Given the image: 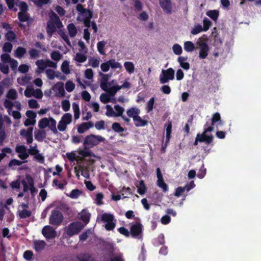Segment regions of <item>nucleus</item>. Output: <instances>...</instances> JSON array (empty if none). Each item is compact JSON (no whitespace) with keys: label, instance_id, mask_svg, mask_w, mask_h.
<instances>
[{"label":"nucleus","instance_id":"obj_59","mask_svg":"<svg viewBox=\"0 0 261 261\" xmlns=\"http://www.w3.org/2000/svg\"><path fill=\"white\" fill-rule=\"evenodd\" d=\"M118 231L120 233L126 237H128L130 235V230L128 231V230L124 227H119L118 229Z\"/></svg>","mask_w":261,"mask_h":261},{"label":"nucleus","instance_id":"obj_47","mask_svg":"<svg viewBox=\"0 0 261 261\" xmlns=\"http://www.w3.org/2000/svg\"><path fill=\"white\" fill-rule=\"evenodd\" d=\"M59 34L62 39L69 45H70V42L69 39L66 35V33L63 30H60L59 31Z\"/></svg>","mask_w":261,"mask_h":261},{"label":"nucleus","instance_id":"obj_9","mask_svg":"<svg viewBox=\"0 0 261 261\" xmlns=\"http://www.w3.org/2000/svg\"><path fill=\"white\" fill-rule=\"evenodd\" d=\"M15 151L18 156L22 160L25 161L29 158L27 147L24 145H17L15 147Z\"/></svg>","mask_w":261,"mask_h":261},{"label":"nucleus","instance_id":"obj_43","mask_svg":"<svg viewBox=\"0 0 261 261\" xmlns=\"http://www.w3.org/2000/svg\"><path fill=\"white\" fill-rule=\"evenodd\" d=\"M79 259V261H94V260L92 255L88 253L83 254Z\"/></svg>","mask_w":261,"mask_h":261},{"label":"nucleus","instance_id":"obj_58","mask_svg":"<svg viewBox=\"0 0 261 261\" xmlns=\"http://www.w3.org/2000/svg\"><path fill=\"white\" fill-rule=\"evenodd\" d=\"M34 255L33 252L31 250H26L23 253V257L27 260H31Z\"/></svg>","mask_w":261,"mask_h":261},{"label":"nucleus","instance_id":"obj_13","mask_svg":"<svg viewBox=\"0 0 261 261\" xmlns=\"http://www.w3.org/2000/svg\"><path fill=\"white\" fill-rule=\"evenodd\" d=\"M160 5L163 11L168 14L172 13V6L171 0H159Z\"/></svg>","mask_w":261,"mask_h":261},{"label":"nucleus","instance_id":"obj_22","mask_svg":"<svg viewBox=\"0 0 261 261\" xmlns=\"http://www.w3.org/2000/svg\"><path fill=\"white\" fill-rule=\"evenodd\" d=\"M192 187H190L188 185L185 187H178L175 189L174 195L176 197H179L186 190L187 191H190Z\"/></svg>","mask_w":261,"mask_h":261},{"label":"nucleus","instance_id":"obj_6","mask_svg":"<svg viewBox=\"0 0 261 261\" xmlns=\"http://www.w3.org/2000/svg\"><path fill=\"white\" fill-rule=\"evenodd\" d=\"M84 227L81 222L79 221L73 222L69 224L66 233L69 237L78 234Z\"/></svg>","mask_w":261,"mask_h":261},{"label":"nucleus","instance_id":"obj_35","mask_svg":"<svg viewBox=\"0 0 261 261\" xmlns=\"http://www.w3.org/2000/svg\"><path fill=\"white\" fill-rule=\"evenodd\" d=\"M5 37L8 41L13 42L16 39V35L13 31L11 30L6 34Z\"/></svg>","mask_w":261,"mask_h":261},{"label":"nucleus","instance_id":"obj_33","mask_svg":"<svg viewBox=\"0 0 261 261\" xmlns=\"http://www.w3.org/2000/svg\"><path fill=\"white\" fill-rule=\"evenodd\" d=\"M49 124V119L43 118L40 119L38 123V126L41 129H44Z\"/></svg>","mask_w":261,"mask_h":261},{"label":"nucleus","instance_id":"obj_64","mask_svg":"<svg viewBox=\"0 0 261 261\" xmlns=\"http://www.w3.org/2000/svg\"><path fill=\"white\" fill-rule=\"evenodd\" d=\"M29 53L31 59H35L39 56V51L34 48L31 49Z\"/></svg>","mask_w":261,"mask_h":261},{"label":"nucleus","instance_id":"obj_61","mask_svg":"<svg viewBox=\"0 0 261 261\" xmlns=\"http://www.w3.org/2000/svg\"><path fill=\"white\" fill-rule=\"evenodd\" d=\"M81 194V191L77 189H75L72 190L71 191L69 196L71 198L75 199V198H78Z\"/></svg>","mask_w":261,"mask_h":261},{"label":"nucleus","instance_id":"obj_50","mask_svg":"<svg viewBox=\"0 0 261 261\" xmlns=\"http://www.w3.org/2000/svg\"><path fill=\"white\" fill-rule=\"evenodd\" d=\"M53 186H57L60 190H63L64 186L67 184L65 180H63V182L59 183V180L57 179H54L53 181Z\"/></svg>","mask_w":261,"mask_h":261},{"label":"nucleus","instance_id":"obj_44","mask_svg":"<svg viewBox=\"0 0 261 261\" xmlns=\"http://www.w3.org/2000/svg\"><path fill=\"white\" fill-rule=\"evenodd\" d=\"M27 162L28 161L27 160L22 162L16 159H12L9 162L8 166L10 167L13 166H20L22 163H25Z\"/></svg>","mask_w":261,"mask_h":261},{"label":"nucleus","instance_id":"obj_2","mask_svg":"<svg viewBox=\"0 0 261 261\" xmlns=\"http://www.w3.org/2000/svg\"><path fill=\"white\" fill-rule=\"evenodd\" d=\"M49 18L50 19L47 23V32L52 34L56 31V27L60 28L63 25L60 18L54 12L51 11Z\"/></svg>","mask_w":261,"mask_h":261},{"label":"nucleus","instance_id":"obj_29","mask_svg":"<svg viewBox=\"0 0 261 261\" xmlns=\"http://www.w3.org/2000/svg\"><path fill=\"white\" fill-rule=\"evenodd\" d=\"M114 217L113 215L109 213H103L101 215V221L104 222H109L110 221H113Z\"/></svg>","mask_w":261,"mask_h":261},{"label":"nucleus","instance_id":"obj_24","mask_svg":"<svg viewBox=\"0 0 261 261\" xmlns=\"http://www.w3.org/2000/svg\"><path fill=\"white\" fill-rule=\"evenodd\" d=\"M26 52L27 50L25 48L18 46L15 51V56L18 59H21Z\"/></svg>","mask_w":261,"mask_h":261},{"label":"nucleus","instance_id":"obj_27","mask_svg":"<svg viewBox=\"0 0 261 261\" xmlns=\"http://www.w3.org/2000/svg\"><path fill=\"white\" fill-rule=\"evenodd\" d=\"M166 125V143L168 142L171 138V133L172 130V122L171 121H169L168 123Z\"/></svg>","mask_w":261,"mask_h":261},{"label":"nucleus","instance_id":"obj_40","mask_svg":"<svg viewBox=\"0 0 261 261\" xmlns=\"http://www.w3.org/2000/svg\"><path fill=\"white\" fill-rule=\"evenodd\" d=\"M32 212L30 211H28L26 209H23L19 213V216L21 219H25L29 218L31 216Z\"/></svg>","mask_w":261,"mask_h":261},{"label":"nucleus","instance_id":"obj_48","mask_svg":"<svg viewBox=\"0 0 261 261\" xmlns=\"http://www.w3.org/2000/svg\"><path fill=\"white\" fill-rule=\"evenodd\" d=\"M7 97L12 100L16 99L17 98V92L15 89H10L8 91Z\"/></svg>","mask_w":261,"mask_h":261},{"label":"nucleus","instance_id":"obj_5","mask_svg":"<svg viewBox=\"0 0 261 261\" xmlns=\"http://www.w3.org/2000/svg\"><path fill=\"white\" fill-rule=\"evenodd\" d=\"M64 219L62 213L58 209L52 210L49 218V224L59 226L61 225Z\"/></svg>","mask_w":261,"mask_h":261},{"label":"nucleus","instance_id":"obj_60","mask_svg":"<svg viewBox=\"0 0 261 261\" xmlns=\"http://www.w3.org/2000/svg\"><path fill=\"white\" fill-rule=\"evenodd\" d=\"M154 103V97H151L147 103L146 110L147 112H151L153 108V105Z\"/></svg>","mask_w":261,"mask_h":261},{"label":"nucleus","instance_id":"obj_42","mask_svg":"<svg viewBox=\"0 0 261 261\" xmlns=\"http://www.w3.org/2000/svg\"><path fill=\"white\" fill-rule=\"evenodd\" d=\"M112 128L117 133H121L124 132V129L118 122H114L112 125Z\"/></svg>","mask_w":261,"mask_h":261},{"label":"nucleus","instance_id":"obj_19","mask_svg":"<svg viewBox=\"0 0 261 261\" xmlns=\"http://www.w3.org/2000/svg\"><path fill=\"white\" fill-rule=\"evenodd\" d=\"M26 178L28 180V182L30 186V190L31 195L32 196H34V194L37 193V190L34 187L33 178L30 175H27Z\"/></svg>","mask_w":261,"mask_h":261},{"label":"nucleus","instance_id":"obj_46","mask_svg":"<svg viewBox=\"0 0 261 261\" xmlns=\"http://www.w3.org/2000/svg\"><path fill=\"white\" fill-rule=\"evenodd\" d=\"M62 55L59 51H53L50 54L51 58L56 61H59L62 58Z\"/></svg>","mask_w":261,"mask_h":261},{"label":"nucleus","instance_id":"obj_41","mask_svg":"<svg viewBox=\"0 0 261 261\" xmlns=\"http://www.w3.org/2000/svg\"><path fill=\"white\" fill-rule=\"evenodd\" d=\"M28 150L29 156L31 155L34 156L35 155L38 154V152H39V150L38 149L36 145L34 146L30 145V148L28 149Z\"/></svg>","mask_w":261,"mask_h":261},{"label":"nucleus","instance_id":"obj_56","mask_svg":"<svg viewBox=\"0 0 261 261\" xmlns=\"http://www.w3.org/2000/svg\"><path fill=\"white\" fill-rule=\"evenodd\" d=\"M29 107L31 109H37L39 107L37 101L34 99H31L28 101Z\"/></svg>","mask_w":261,"mask_h":261},{"label":"nucleus","instance_id":"obj_8","mask_svg":"<svg viewBox=\"0 0 261 261\" xmlns=\"http://www.w3.org/2000/svg\"><path fill=\"white\" fill-rule=\"evenodd\" d=\"M42 233L47 240L55 238L57 236V232L50 225H46L42 230Z\"/></svg>","mask_w":261,"mask_h":261},{"label":"nucleus","instance_id":"obj_3","mask_svg":"<svg viewBox=\"0 0 261 261\" xmlns=\"http://www.w3.org/2000/svg\"><path fill=\"white\" fill-rule=\"evenodd\" d=\"M105 140V139L101 136L91 134L85 138L83 146L85 149H89L96 146Z\"/></svg>","mask_w":261,"mask_h":261},{"label":"nucleus","instance_id":"obj_18","mask_svg":"<svg viewBox=\"0 0 261 261\" xmlns=\"http://www.w3.org/2000/svg\"><path fill=\"white\" fill-rule=\"evenodd\" d=\"M133 120L136 127L144 126L148 124V121L142 119L139 115L134 117Z\"/></svg>","mask_w":261,"mask_h":261},{"label":"nucleus","instance_id":"obj_26","mask_svg":"<svg viewBox=\"0 0 261 261\" xmlns=\"http://www.w3.org/2000/svg\"><path fill=\"white\" fill-rule=\"evenodd\" d=\"M90 214L85 210H82L80 215V219L85 222L88 223L89 222Z\"/></svg>","mask_w":261,"mask_h":261},{"label":"nucleus","instance_id":"obj_52","mask_svg":"<svg viewBox=\"0 0 261 261\" xmlns=\"http://www.w3.org/2000/svg\"><path fill=\"white\" fill-rule=\"evenodd\" d=\"M172 49L174 53L177 55H180L182 53L181 46L178 44H175L172 47Z\"/></svg>","mask_w":261,"mask_h":261},{"label":"nucleus","instance_id":"obj_39","mask_svg":"<svg viewBox=\"0 0 261 261\" xmlns=\"http://www.w3.org/2000/svg\"><path fill=\"white\" fill-rule=\"evenodd\" d=\"M79 153L84 158L91 157L93 156L92 152L89 150V149H85L81 150L79 151Z\"/></svg>","mask_w":261,"mask_h":261},{"label":"nucleus","instance_id":"obj_34","mask_svg":"<svg viewBox=\"0 0 261 261\" xmlns=\"http://www.w3.org/2000/svg\"><path fill=\"white\" fill-rule=\"evenodd\" d=\"M18 18L20 22H25L30 20V16L29 14L23 12H18Z\"/></svg>","mask_w":261,"mask_h":261},{"label":"nucleus","instance_id":"obj_31","mask_svg":"<svg viewBox=\"0 0 261 261\" xmlns=\"http://www.w3.org/2000/svg\"><path fill=\"white\" fill-rule=\"evenodd\" d=\"M68 33L70 37H73L77 34V29L73 23H70L67 26Z\"/></svg>","mask_w":261,"mask_h":261},{"label":"nucleus","instance_id":"obj_51","mask_svg":"<svg viewBox=\"0 0 261 261\" xmlns=\"http://www.w3.org/2000/svg\"><path fill=\"white\" fill-rule=\"evenodd\" d=\"M45 73L47 78L49 80H54L56 76V72L51 69H47L45 70Z\"/></svg>","mask_w":261,"mask_h":261},{"label":"nucleus","instance_id":"obj_28","mask_svg":"<svg viewBox=\"0 0 261 261\" xmlns=\"http://www.w3.org/2000/svg\"><path fill=\"white\" fill-rule=\"evenodd\" d=\"M124 67L126 70L129 73L131 74L134 72L135 66L132 62L126 61L124 63Z\"/></svg>","mask_w":261,"mask_h":261},{"label":"nucleus","instance_id":"obj_20","mask_svg":"<svg viewBox=\"0 0 261 261\" xmlns=\"http://www.w3.org/2000/svg\"><path fill=\"white\" fill-rule=\"evenodd\" d=\"M35 139L39 142L43 141L46 137V132L44 130H38L35 132Z\"/></svg>","mask_w":261,"mask_h":261},{"label":"nucleus","instance_id":"obj_45","mask_svg":"<svg viewBox=\"0 0 261 261\" xmlns=\"http://www.w3.org/2000/svg\"><path fill=\"white\" fill-rule=\"evenodd\" d=\"M110 67H111L113 69H117L121 67V65L120 63L116 62L115 59H111L108 61Z\"/></svg>","mask_w":261,"mask_h":261},{"label":"nucleus","instance_id":"obj_14","mask_svg":"<svg viewBox=\"0 0 261 261\" xmlns=\"http://www.w3.org/2000/svg\"><path fill=\"white\" fill-rule=\"evenodd\" d=\"M94 124L92 121L84 122L81 124L77 127V132L80 134H83L90 128L93 126Z\"/></svg>","mask_w":261,"mask_h":261},{"label":"nucleus","instance_id":"obj_1","mask_svg":"<svg viewBox=\"0 0 261 261\" xmlns=\"http://www.w3.org/2000/svg\"><path fill=\"white\" fill-rule=\"evenodd\" d=\"M208 122L204 125V131L201 134H197L193 145L196 146L198 142H205L207 144H210L213 142L214 137L212 135H208L207 133L212 132L214 130V127L207 126Z\"/></svg>","mask_w":261,"mask_h":261},{"label":"nucleus","instance_id":"obj_16","mask_svg":"<svg viewBox=\"0 0 261 261\" xmlns=\"http://www.w3.org/2000/svg\"><path fill=\"white\" fill-rule=\"evenodd\" d=\"M54 87L57 89L58 93L57 94V96L60 97H63L65 96V92L64 88V83L62 82H58L55 86Z\"/></svg>","mask_w":261,"mask_h":261},{"label":"nucleus","instance_id":"obj_11","mask_svg":"<svg viewBox=\"0 0 261 261\" xmlns=\"http://www.w3.org/2000/svg\"><path fill=\"white\" fill-rule=\"evenodd\" d=\"M198 45L200 48L199 57L200 59H204L208 54L210 47L205 42H199Z\"/></svg>","mask_w":261,"mask_h":261},{"label":"nucleus","instance_id":"obj_12","mask_svg":"<svg viewBox=\"0 0 261 261\" xmlns=\"http://www.w3.org/2000/svg\"><path fill=\"white\" fill-rule=\"evenodd\" d=\"M76 10L83 16L84 17V19L92 18L93 17V12L89 9L84 8L81 4L77 5Z\"/></svg>","mask_w":261,"mask_h":261},{"label":"nucleus","instance_id":"obj_21","mask_svg":"<svg viewBox=\"0 0 261 261\" xmlns=\"http://www.w3.org/2000/svg\"><path fill=\"white\" fill-rule=\"evenodd\" d=\"M140 113V110L137 108L133 107L129 109L126 111V114L129 117H132L134 119V117L137 116Z\"/></svg>","mask_w":261,"mask_h":261},{"label":"nucleus","instance_id":"obj_32","mask_svg":"<svg viewBox=\"0 0 261 261\" xmlns=\"http://www.w3.org/2000/svg\"><path fill=\"white\" fill-rule=\"evenodd\" d=\"M49 124L48 125L50 130L53 131L54 134H56L58 133V130L56 128V121L52 117L49 118Z\"/></svg>","mask_w":261,"mask_h":261},{"label":"nucleus","instance_id":"obj_37","mask_svg":"<svg viewBox=\"0 0 261 261\" xmlns=\"http://www.w3.org/2000/svg\"><path fill=\"white\" fill-rule=\"evenodd\" d=\"M69 62L67 61H64L61 65V70L64 73L68 74L70 73Z\"/></svg>","mask_w":261,"mask_h":261},{"label":"nucleus","instance_id":"obj_63","mask_svg":"<svg viewBox=\"0 0 261 261\" xmlns=\"http://www.w3.org/2000/svg\"><path fill=\"white\" fill-rule=\"evenodd\" d=\"M13 47L12 44L10 42H6L4 43L3 50L6 53H11Z\"/></svg>","mask_w":261,"mask_h":261},{"label":"nucleus","instance_id":"obj_38","mask_svg":"<svg viewBox=\"0 0 261 261\" xmlns=\"http://www.w3.org/2000/svg\"><path fill=\"white\" fill-rule=\"evenodd\" d=\"M106 44V42L104 41H99L97 44V50L98 52L102 55H106V53L104 51V47Z\"/></svg>","mask_w":261,"mask_h":261},{"label":"nucleus","instance_id":"obj_53","mask_svg":"<svg viewBox=\"0 0 261 261\" xmlns=\"http://www.w3.org/2000/svg\"><path fill=\"white\" fill-rule=\"evenodd\" d=\"M114 108L117 112V113H115V117H121L123 115V113L124 111L123 108L120 106L119 105H115L114 106Z\"/></svg>","mask_w":261,"mask_h":261},{"label":"nucleus","instance_id":"obj_25","mask_svg":"<svg viewBox=\"0 0 261 261\" xmlns=\"http://www.w3.org/2000/svg\"><path fill=\"white\" fill-rule=\"evenodd\" d=\"M184 49L187 52H192L195 49V46L191 41H186L184 45Z\"/></svg>","mask_w":261,"mask_h":261},{"label":"nucleus","instance_id":"obj_55","mask_svg":"<svg viewBox=\"0 0 261 261\" xmlns=\"http://www.w3.org/2000/svg\"><path fill=\"white\" fill-rule=\"evenodd\" d=\"M62 108L64 111L67 112L69 110L70 108V103L68 100H63L62 102Z\"/></svg>","mask_w":261,"mask_h":261},{"label":"nucleus","instance_id":"obj_7","mask_svg":"<svg viewBox=\"0 0 261 261\" xmlns=\"http://www.w3.org/2000/svg\"><path fill=\"white\" fill-rule=\"evenodd\" d=\"M175 71L170 67L166 70L162 69L160 75V81L161 84L167 83L169 81L174 79Z\"/></svg>","mask_w":261,"mask_h":261},{"label":"nucleus","instance_id":"obj_62","mask_svg":"<svg viewBox=\"0 0 261 261\" xmlns=\"http://www.w3.org/2000/svg\"><path fill=\"white\" fill-rule=\"evenodd\" d=\"M19 7L20 10L19 12L27 13L29 10L28 6L25 2H21Z\"/></svg>","mask_w":261,"mask_h":261},{"label":"nucleus","instance_id":"obj_15","mask_svg":"<svg viewBox=\"0 0 261 261\" xmlns=\"http://www.w3.org/2000/svg\"><path fill=\"white\" fill-rule=\"evenodd\" d=\"M46 244L43 240H35L33 243V248L36 252H40L43 250Z\"/></svg>","mask_w":261,"mask_h":261},{"label":"nucleus","instance_id":"obj_17","mask_svg":"<svg viewBox=\"0 0 261 261\" xmlns=\"http://www.w3.org/2000/svg\"><path fill=\"white\" fill-rule=\"evenodd\" d=\"M36 65L38 67V70L36 71V72L38 73H42L47 67L46 61H44L42 59L38 60L36 62Z\"/></svg>","mask_w":261,"mask_h":261},{"label":"nucleus","instance_id":"obj_36","mask_svg":"<svg viewBox=\"0 0 261 261\" xmlns=\"http://www.w3.org/2000/svg\"><path fill=\"white\" fill-rule=\"evenodd\" d=\"M61 120L63 121V122L67 124H69L72 122V115L69 113H65L62 116Z\"/></svg>","mask_w":261,"mask_h":261},{"label":"nucleus","instance_id":"obj_54","mask_svg":"<svg viewBox=\"0 0 261 261\" xmlns=\"http://www.w3.org/2000/svg\"><path fill=\"white\" fill-rule=\"evenodd\" d=\"M74 88H75V85L72 82H71L70 81H68L66 83L65 88H66V90L68 92H72L74 90Z\"/></svg>","mask_w":261,"mask_h":261},{"label":"nucleus","instance_id":"obj_49","mask_svg":"<svg viewBox=\"0 0 261 261\" xmlns=\"http://www.w3.org/2000/svg\"><path fill=\"white\" fill-rule=\"evenodd\" d=\"M221 121L220 114L218 112H216L213 114L212 118V125H213L217 122Z\"/></svg>","mask_w":261,"mask_h":261},{"label":"nucleus","instance_id":"obj_10","mask_svg":"<svg viewBox=\"0 0 261 261\" xmlns=\"http://www.w3.org/2000/svg\"><path fill=\"white\" fill-rule=\"evenodd\" d=\"M157 175V186L163 190L164 192H166L168 191V187L165 182L161 170L159 168L156 169Z\"/></svg>","mask_w":261,"mask_h":261},{"label":"nucleus","instance_id":"obj_23","mask_svg":"<svg viewBox=\"0 0 261 261\" xmlns=\"http://www.w3.org/2000/svg\"><path fill=\"white\" fill-rule=\"evenodd\" d=\"M206 14L214 21H216L218 18L219 12L217 10H209L206 13Z\"/></svg>","mask_w":261,"mask_h":261},{"label":"nucleus","instance_id":"obj_57","mask_svg":"<svg viewBox=\"0 0 261 261\" xmlns=\"http://www.w3.org/2000/svg\"><path fill=\"white\" fill-rule=\"evenodd\" d=\"M203 29L204 31H207L210 26L212 25V22L206 17H205L203 20Z\"/></svg>","mask_w":261,"mask_h":261},{"label":"nucleus","instance_id":"obj_30","mask_svg":"<svg viewBox=\"0 0 261 261\" xmlns=\"http://www.w3.org/2000/svg\"><path fill=\"white\" fill-rule=\"evenodd\" d=\"M72 109L74 112V117L75 120H77L80 118V110L79 106L77 103L73 102L72 103Z\"/></svg>","mask_w":261,"mask_h":261},{"label":"nucleus","instance_id":"obj_4","mask_svg":"<svg viewBox=\"0 0 261 261\" xmlns=\"http://www.w3.org/2000/svg\"><path fill=\"white\" fill-rule=\"evenodd\" d=\"M130 236L133 238L141 239L143 237V225L139 222H135L129 224Z\"/></svg>","mask_w":261,"mask_h":261}]
</instances>
